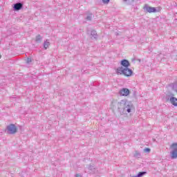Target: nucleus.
Listing matches in <instances>:
<instances>
[{
    "label": "nucleus",
    "instance_id": "nucleus-1",
    "mask_svg": "<svg viewBox=\"0 0 177 177\" xmlns=\"http://www.w3.org/2000/svg\"><path fill=\"white\" fill-rule=\"evenodd\" d=\"M118 110L120 114H127V113H131L134 109L133 104L131 102H127L125 100H122L118 102Z\"/></svg>",
    "mask_w": 177,
    "mask_h": 177
},
{
    "label": "nucleus",
    "instance_id": "nucleus-2",
    "mask_svg": "<svg viewBox=\"0 0 177 177\" xmlns=\"http://www.w3.org/2000/svg\"><path fill=\"white\" fill-rule=\"evenodd\" d=\"M116 74H118V75H121L123 74V75H125V77H131V75L133 74V71H132V69L131 68L121 66L117 68Z\"/></svg>",
    "mask_w": 177,
    "mask_h": 177
},
{
    "label": "nucleus",
    "instance_id": "nucleus-3",
    "mask_svg": "<svg viewBox=\"0 0 177 177\" xmlns=\"http://www.w3.org/2000/svg\"><path fill=\"white\" fill-rule=\"evenodd\" d=\"M170 156L171 160L177 158V143L174 142L170 146Z\"/></svg>",
    "mask_w": 177,
    "mask_h": 177
},
{
    "label": "nucleus",
    "instance_id": "nucleus-4",
    "mask_svg": "<svg viewBox=\"0 0 177 177\" xmlns=\"http://www.w3.org/2000/svg\"><path fill=\"white\" fill-rule=\"evenodd\" d=\"M17 132V127L16 125L11 124L7 127V133L9 135H13Z\"/></svg>",
    "mask_w": 177,
    "mask_h": 177
},
{
    "label": "nucleus",
    "instance_id": "nucleus-5",
    "mask_svg": "<svg viewBox=\"0 0 177 177\" xmlns=\"http://www.w3.org/2000/svg\"><path fill=\"white\" fill-rule=\"evenodd\" d=\"M144 10H146L148 13H156L157 12V9L154 7H150L149 5L145 4L144 8Z\"/></svg>",
    "mask_w": 177,
    "mask_h": 177
},
{
    "label": "nucleus",
    "instance_id": "nucleus-6",
    "mask_svg": "<svg viewBox=\"0 0 177 177\" xmlns=\"http://www.w3.org/2000/svg\"><path fill=\"white\" fill-rule=\"evenodd\" d=\"M119 95L120 96H128L129 95V89L127 88H121L119 91Z\"/></svg>",
    "mask_w": 177,
    "mask_h": 177
},
{
    "label": "nucleus",
    "instance_id": "nucleus-7",
    "mask_svg": "<svg viewBox=\"0 0 177 177\" xmlns=\"http://www.w3.org/2000/svg\"><path fill=\"white\" fill-rule=\"evenodd\" d=\"M121 65L124 67V68H127L128 67H129V66H131V64H129V61L127 59H123L121 61Z\"/></svg>",
    "mask_w": 177,
    "mask_h": 177
},
{
    "label": "nucleus",
    "instance_id": "nucleus-8",
    "mask_svg": "<svg viewBox=\"0 0 177 177\" xmlns=\"http://www.w3.org/2000/svg\"><path fill=\"white\" fill-rule=\"evenodd\" d=\"M14 10H20V9L23 8V3H16L14 4Z\"/></svg>",
    "mask_w": 177,
    "mask_h": 177
},
{
    "label": "nucleus",
    "instance_id": "nucleus-9",
    "mask_svg": "<svg viewBox=\"0 0 177 177\" xmlns=\"http://www.w3.org/2000/svg\"><path fill=\"white\" fill-rule=\"evenodd\" d=\"M170 103L173 104V106H177V98L175 97H170Z\"/></svg>",
    "mask_w": 177,
    "mask_h": 177
},
{
    "label": "nucleus",
    "instance_id": "nucleus-10",
    "mask_svg": "<svg viewBox=\"0 0 177 177\" xmlns=\"http://www.w3.org/2000/svg\"><path fill=\"white\" fill-rule=\"evenodd\" d=\"M42 39H43L42 36H41L40 35H38L35 39L37 44H41V42H42Z\"/></svg>",
    "mask_w": 177,
    "mask_h": 177
},
{
    "label": "nucleus",
    "instance_id": "nucleus-11",
    "mask_svg": "<svg viewBox=\"0 0 177 177\" xmlns=\"http://www.w3.org/2000/svg\"><path fill=\"white\" fill-rule=\"evenodd\" d=\"M49 45H50V43H49L48 40H46L44 43V49H48V48H49Z\"/></svg>",
    "mask_w": 177,
    "mask_h": 177
},
{
    "label": "nucleus",
    "instance_id": "nucleus-12",
    "mask_svg": "<svg viewBox=\"0 0 177 177\" xmlns=\"http://www.w3.org/2000/svg\"><path fill=\"white\" fill-rule=\"evenodd\" d=\"M141 154H140V152L138 151H136L135 153H134V157L136 158H140L141 157Z\"/></svg>",
    "mask_w": 177,
    "mask_h": 177
},
{
    "label": "nucleus",
    "instance_id": "nucleus-13",
    "mask_svg": "<svg viewBox=\"0 0 177 177\" xmlns=\"http://www.w3.org/2000/svg\"><path fill=\"white\" fill-rule=\"evenodd\" d=\"M91 35L93 37V38L96 39L97 37V33L95 30H92L91 32Z\"/></svg>",
    "mask_w": 177,
    "mask_h": 177
},
{
    "label": "nucleus",
    "instance_id": "nucleus-14",
    "mask_svg": "<svg viewBox=\"0 0 177 177\" xmlns=\"http://www.w3.org/2000/svg\"><path fill=\"white\" fill-rule=\"evenodd\" d=\"M88 168L89 171H92V172H95V166L90 165Z\"/></svg>",
    "mask_w": 177,
    "mask_h": 177
},
{
    "label": "nucleus",
    "instance_id": "nucleus-15",
    "mask_svg": "<svg viewBox=\"0 0 177 177\" xmlns=\"http://www.w3.org/2000/svg\"><path fill=\"white\" fill-rule=\"evenodd\" d=\"M86 20H88V21H91V20H92V14H89V15L86 17Z\"/></svg>",
    "mask_w": 177,
    "mask_h": 177
},
{
    "label": "nucleus",
    "instance_id": "nucleus-16",
    "mask_svg": "<svg viewBox=\"0 0 177 177\" xmlns=\"http://www.w3.org/2000/svg\"><path fill=\"white\" fill-rule=\"evenodd\" d=\"M144 151H145V153H150V149L149 148H145L144 149Z\"/></svg>",
    "mask_w": 177,
    "mask_h": 177
},
{
    "label": "nucleus",
    "instance_id": "nucleus-17",
    "mask_svg": "<svg viewBox=\"0 0 177 177\" xmlns=\"http://www.w3.org/2000/svg\"><path fill=\"white\" fill-rule=\"evenodd\" d=\"M103 3L107 4L110 2V0H102Z\"/></svg>",
    "mask_w": 177,
    "mask_h": 177
},
{
    "label": "nucleus",
    "instance_id": "nucleus-18",
    "mask_svg": "<svg viewBox=\"0 0 177 177\" xmlns=\"http://www.w3.org/2000/svg\"><path fill=\"white\" fill-rule=\"evenodd\" d=\"M32 60L31 59V58H28L27 60H26V63L29 64V63H31Z\"/></svg>",
    "mask_w": 177,
    "mask_h": 177
},
{
    "label": "nucleus",
    "instance_id": "nucleus-19",
    "mask_svg": "<svg viewBox=\"0 0 177 177\" xmlns=\"http://www.w3.org/2000/svg\"><path fill=\"white\" fill-rule=\"evenodd\" d=\"M75 177H82V174H77L75 176Z\"/></svg>",
    "mask_w": 177,
    "mask_h": 177
},
{
    "label": "nucleus",
    "instance_id": "nucleus-20",
    "mask_svg": "<svg viewBox=\"0 0 177 177\" xmlns=\"http://www.w3.org/2000/svg\"><path fill=\"white\" fill-rule=\"evenodd\" d=\"M124 1V2H127V1H128V0H123Z\"/></svg>",
    "mask_w": 177,
    "mask_h": 177
},
{
    "label": "nucleus",
    "instance_id": "nucleus-21",
    "mask_svg": "<svg viewBox=\"0 0 177 177\" xmlns=\"http://www.w3.org/2000/svg\"><path fill=\"white\" fill-rule=\"evenodd\" d=\"M0 59H1V55H0Z\"/></svg>",
    "mask_w": 177,
    "mask_h": 177
}]
</instances>
